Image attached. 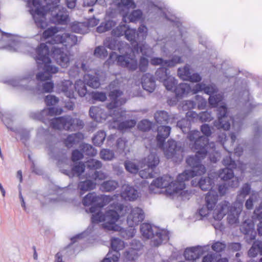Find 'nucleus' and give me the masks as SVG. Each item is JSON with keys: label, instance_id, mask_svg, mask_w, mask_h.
<instances>
[{"label": "nucleus", "instance_id": "9d476101", "mask_svg": "<svg viewBox=\"0 0 262 262\" xmlns=\"http://www.w3.org/2000/svg\"><path fill=\"white\" fill-rule=\"evenodd\" d=\"M141 232L143 237L146 238H152L153 244L159 246L162 242L169 238L168 232L160 230L156 227H152L149 224H143L141 226Z\"/></svg>", "mask_w": 262, "mask_h": 262}, {"label": "nucleus", "instance_id": "4d7b16f0", "mask_svg": "<svg viewBox=\"0 0 262 262\" xmlns=\"http://www.w3.org/2000/svg\"><path fill=\"white\" fill-rule=\"evenodd\" d=\"M93 178L95 179L96 184L98 183L99 180L104 179L106 178V175L104 173L101 171L95 172Z\"/></svg>", "mask_w": 262, "mask_h": 262}, {"label": "nucleus", "instance_id": "7ed1b4c3", "mask_svg": "<svg viewBox=\"0 0 262 262\" xmlns=\"http://www.w3.org/2000/svg\"><path fill=\"white\" fill-rule=\"evenodd\" d=\"M46 3V11L38 0H29L28 6L30 12L35 21L36 26L45 28L47 26L46 18L51 19L55 23L62 24L66 22L68 15L64 9L59 5L60 0H45Z\"/></svg>", "mask_w": 262, "mask_h": 262}, {"label": "nucleus", "instance_id": "aec40b11", "mask_svg": "<svg viewBox=\"0 0 262 262\" xmlns=\"http://www.w3.org/2000/svg\"><path fill=\"white\" fill-rule=\"evenodd\" d=\"M116 25L115 18L108 13H106L104 20L100 26L97 28V31L98 33H103L111 30Z\"/></svg>", "mask_w": 262, "mask_h": 262}, {"label": "nucleus", "instance_id": "4c0bfd02", "mask_svg": "<svg viewBox=\"0 0 262 262\" xmlns=\"http://www.w3.org/2000/svg\"><path fill=\"white\" fill-rule=\"evenodd\" d=\"M254 214L256 216V222L257 223V230L260 235H262V211H260L259 209H256L254 211Z\"/></svg>", "mask_w": 262, "mask_h": 262}, {"label": "nucleus", "instance_id": "ea45409f", "mask_svg": "<svg viewBox=\"0 0 262 262\" xmlns=\"http://www.w3.org/2000/svg\"><path fill=\"white\" fill-rule=\"evenodd\" d=\"M105 136L106 135L104 132H98L93 139L94 143L97 146L100 145L104 140Z\"/></svg>", "mask_w": 262, "mask_h": 262}, {"label": "nucleus", "instance_id": "a19ab883", "mask_svg": "<svg viewBox=\"0 0 262 262\" xmlns=\"http://www.w3.org/2000/svg\"><path fill=\"white\" fill-rule=\"evenodd\" d=\"M81 135L80 134H73L69 136L66 141V145L70 147L71 145V144L72 143H75L76 142H78L80 138H81Z\"/></svg>", "mask_w": 262, "mask_h": 262}, {"label": "nucleus", "instance_id": "f03ea898", "mask_svg": "<svg viewBox=\"0 0 262 262\" xmlns=\"http://www.w3.org/2000/svg\"><path fill=\"white\" fill-rule=\"evenodd\" d=\"M204 91V92L211 95L209 99V102L212 106H217L219 107L220 114L219 116V121L215 125L218 128H222L224 130L229 129L230 124L229 122L231 121V118L228 117L226 114V108L224 103L222 101V96L221 95H211L216 91V88L214 85L210 84L206 86L205 84L191 83V85L187 83L180 84L176 89V94L178 97H182L192 92L193 94L199 92Z\"/></svg>", "mask_w": 262, "mask_h": 262}, {"label": "nucleus", "instance_id": "49530a36", "mask_svg": "<svg viewBox=\"0 0 262 262\" xmlns=\"http://www.w3.org/2000/svg\"><path fill=\"white\" fill-rule=\"evenodd\" d=\"M258 194L257 193L253 192L251 194L250 198L247 200L246 202V207L248 209H251L253 207V203L257 200Z\"/></svg>", "mask_w": 262, "mask_h": 262}, {"label": "nucleus", "instance_id": "dca6fc26", "mask_svg": "<svg viewBox=\"0 0 262 262\" xmlns=\"http://www.w3.org/2000/svg\"><path fill=\"white\" fill-rule=\"evenodd\" d=\"M134 55H128L117 56L116 53H113L110 55V59H116L117 63L123 67H126L129 70H135L137 68V60L133 57Z\"/></svg>", "mask_w": 262, "mask_h": 262}, {"label": "nucleus", "instance_id": "39448f33", "mask_svg": "<svg viewBox=\"0 0 262 262\" xmlns=\"http://www.w3.org/2000/svg\"><path fill=\"white\" fill-rule=\"evenodd\" d=\"M108 196H100L95 193H90L83 200V204L85 206H91L90 212L92 213V221L94 223H102L103 228L108 230H118L120 227L115 224L118 219L116 212L113 211L111 207L104 213L101 209L104 205L102 201H106Z\"/></svg>", "mask_w": 262, "mask_h": 262}, {"label": "nucleus", "instance_id": "1a4fd4ad", "mask_svg": "<svg viewBox=\"0 0 262 262\" xmlns=\"http://www.w3.org/2000/svg\"><path fill=\"white\" fill-rule=\"evenodd\" d=\"M111 207L113 208V211L116 212L118 215V219L115 222V224L118 226L120 229L117 231L121 230L120 226L117 224L119 216L124 215L127 212H128L127 217V223L129 227H134L137 226L144 219V212L143 210L139 207L128 208L127 206H123L118 204H115L114 203L111 204Z\"/></svg>", "mask_w": 262, "mask_h": 262}, {"label": "nucleus", "instance_id": "052dcab7", "mask_svg": "<svg viewBox=\"0 0 262 262\" xmlns=\"http://www.w3.org/2000/svg\"><path fill=\"white\" fill-rule=\"evenodd\" d=\"M117 146L119 151H123L125 149L126 142L123 139H119L117 141Z\"/></svg>", "mask_w": 262, "mask_h": 262}, {"label": "nucleus", "instance_id": "2eb2a0df", "mask_svg": "<svg viewBox=\"0 0 262 262\" xmlns=\"http://www.w3.org/2000/svg\"><path fill=\"white\" fill-rule=\"evenodd\" d=\"M144 169L140 171L139 174L142 178H148L152 177V169L159 164L158 157L154 153H151L144 159Z\"/></svg>", "mask_w": 262, "mask_h": 262}, {"label": "nucleus", "instance_id": "8fccbe9b", "mask_svg": "<svg viewBox=\"0 0 262 262\" xmlns=\"http://www.w3.org/2000/svg\"><path fill=\"white\" fill-rule=\"evenodd\" d=\"M95 55L100 57H106L107 55V51L104 47H99L95 50Z\"/></svg>", "mask_w": 262, "mask_h": 262}, {"label": "nucleus", "instance_id": "ddd939ff", "mask_svg": "<svg viewBox=\"0 0 262 262\" xmlns=\"http://www.w3.org/2000/svg\"><path fill=\"white\" fill-rule=\"evenodd\" d=\"M51 124L54 128L58 129L63 128L71 130L79 129L83 126L82 121L77 118L73 119L70 116L54 118L52 120Z\"/></svg>", "mask_w": 262, "mask_h": 262}, {"label": "nucleus", "instance_id": "4468645a", "mask_svg": "<svg viewBox=\"0 0 262 262\" xmlns=\"http://www.w3.org/2000/svg\"><path fill=\"white\" fill-rule=\"evenodd\" d=\"M122 92H119L116 89H114L111 91L110 94V98L111 99L112 102L107 105V108L108 110L112 112V110L114 109L113 111V116L112 119L113 120V124L112 126L114 125V121L116 118H119L121 115H123L124 112L121 110V108L119 107L124 103L126 100L121 97Z\"/></svg>", "mask_w": 262, "mask_h": 262}, {"label": "nucleus", "instance_id": "9b49d317", "mask_svg": "<svg viewBox=\"0 0 262 262\" xmlns=\"http://www.w3.org/2000/svg\"><path fill=\"white\" fill-rule=\"evenodd\" d=\"M59 89L70 98L74 97L75 90L81 97L84 96L87 93L85 83L81 80H77L75 85L70 80H65L60 84Z\"/></svg>", "mask_w": 262, "mask_h": 262}, {"label": "nucleus", "instance_id": "58836bf2", "mask_svg": "<svg viewBox=\"0 0 262 262\" xmlns=\"http://www.w3.org/2000/svg\"><path fill=\"white\" fill-rule=\"evenodd\" d=\"M156 121L158 123L166 122L168 119L167 113L164 111L157 112L155 115Z\"/></svg>", "mask_w": 262, "mask_h": 262}, {"label": "nucleus", "instance_id": "e2e57ef3", "mask_svg": "<svg viewBox=\"0 0 262 262\" xmlns=\"http://www.w3.org/2000/svg\"><path fill=\"white\" fill-rule=\"evenodd\" d=\"M189 121H188V120L184 119L179 121L177 125L182 129L183 132H184L183 128L186 127H189Z\"/></svg>", "mask_w": 262, "mask_h": 262}, {"label": "nucleus", "instance_id": "680f3d73", "mask_svg": "<svg viewBox=\"0 0 262 262\" xmlns=\"http://www.w3.org/2000/svg\"><path fill=\"white\" fill-rule=\"evenodd\" d=\"M195 104L191 101H186L182 105V109L184 111L192 109L194 107Z\"/></svg>", "mask_w": 262, "mask_h": 262}, {"label": "nucleus", "instance_id": "cd10ccee", "mask_svg": "<svg viewBox=\"0 0 262 262\" xmlns=\"http://www.w3.org/2000/svg\"><path fill=\"white\" fill-rule=\"evenodd\" d=\"M181 62V59L179 57H174L171 61H163L161 58H154L151 59V63L154 65L161 64L163 67H173L176 64Z\"/></svg>", "mask_w": 262, "mask_h": 262}, {"label": "nucleus", "instance_id": "0eeeda50", "mask_svg": "<svg viewBox=\"0 0 262 262\" xmlns=\"http://www.w3.org/2000/svg\"><path fill=\"white\" fill-rule=\"evenodd\" d=\"M218 195L213 190H210L206 196V206H203L199 211L201 217H206L212 211L213 217L216 220H221L229 211V203L224 201L219 204L215 208Z\"/></svg>", "mask_w": 262, "mask_h": 262}, {"label": "nucleus", "instance_id": "5fc2aeb1", "mask_svg": "<svg viewBox=\"0 0 262 262\" xmlns=\"http://www.w3.org/2000/svg\"><path fill=\"white\" fill-rule=\"evenodd\" d=\"M93 98L97 100L104 101L106 99V97L103 93L95 92L93 94Z\"/></svg>", "mask_w": 262, "mask_h": 262}, {"label": "nucleus", "instance_id": "a211bd4d", "mask_svg": "<svg viewBox=\"0 0 262 262\" xmlns=\"http://www.w3.org/2000/svg\"><path fill=\"white\" fill-rule=\"evenodd\" d=\"M178 75L179 77L184 80H189L191 83L189 84L191 85L193 82H196L201 80V78L198 74H193L191 75L190 68L188 66H185L183 68H179L178 70Z\"/></svg>", "mask_w": 262, "mask_h": 262}, {"label": "nucleus", "instance_id": "c03bdc74", "mask_svg": "<svg viewBox=\"0 0 262 262\" xmlns=\"http://www.w3.org/2000/svg\"><path fill=\"white\" fill-rule=\"evenodd\" d=\"M101 158L104 160H111L114 157V153L108 149H103L100 152Z\"/></svg>", "mask_w": 262, "mask_h": 262}, {"label": "nucleus", "instance_id": "bb28decb", "mask_svg": "<svg viewBox=\"0 0 262 262\" xmlns=\"http://www.w3.org/2000/svg\"><path fill=\"white\" fill-rule=\"evenodd\" d=\"M141 83L142 87L145 90L149 92H152L154 90L155 88V81L150 74H146L143 75Z\"/></svg>", "mask_w": 262, "mask_h": 262}, {"label": "nucleus", "instance_id": "f8f14e48", "mask_svg": "<svg viewBox=\"0 0 262 262\" xmlns=\"http://www.w3.org/2000/svg\"><path fill=\"white\" fill-rule=\"evenodd\" d=\"M249 191V186L245 184L238 194L234 207L231 208L228 215V220L230 224H233L238 221V215L243 209V202Z\"/></svg>", "mask_w": 262, "mask_h": 262}, {"label": "nucleus", "instance_id": "412c9836", "mask_svg": "<svg viewBox=\"0 0 262 262\" xmlns=\"http://www.w3.org/2000/svg\"><path fill=\"white\" fill-rule=\"evenodd\" d=\"M139 196L137 191L132 186L125 184L122 187L121 192V197L125 200L128 201H134L137 199Z\"/></svg>", "mask_w": 262, "mask_h": 262}, {"label": "nucleus", "instance_id": "20e7f679", "mask_svg": "<svg viewBox=\"0 0 262 262\" xmlns=\"http://www.w3.org/2000/svg\"><path fill=\"white\" fill-rule=\"evenodd\" d=\"M43 38L47 42L56 45L52 47V55L57 63L62 68L69 66L71 60L70 55L63 51V46L71 47L74 45L77 41L74 35L65 33L63 30H58L56 28H50L44 31Z\"/></svg>", "mask_w": 262, "mask_h": 262}, {"label": "nucleus", "instance_id": "72a5a7b5", "mask_svg": "<svg viewBox=\"0 0 262 262\" xmlns=\"http://www.w3.org/2000/svg\"><path fill=\"white\" fill-rule=\"evenodd\" d=\"M72 30L76 33L84 34L88 32V28L84 23H76L72 26Z\"/></svg>", "mask_w": 262, "mask_h": 262}, {"label": "nucleus", "instance_id": "0e129e2a", "mask_svg": "<svg viewBox=\"0 0 262 262\" xmlns=\"http://www.w3.org/2000/svg\"><path fill=\"white\" fill-rule=\"evenodd\" d=\"M148 64L147 59L143 57L141 58L139 68L141 71H145Z\"/></svg>", "mask_w": 262, "mask_h": 262}, {"label": "nucleus", "instance_id": "3c124183", "mask_svg": "<svg viewBox=\"0 0 262 262\" xmlns=\"http://www.w3.org/2000/svg\"><path fill=\"white\" fill-rule=\"evenodd\" d=\"M151 123L147 120L141 121L138 124V127L140 129L146 131L150 128Z\"/></svg>", "mask_w": 262, "mask_h": 262}, {"label": "nucleus", "instance_id": "423d86ee", "mask_svg": "<svg viewBox=\"0 0 262 262\" xmlns=\"http://www.w3.org/2000/svg\"><path fill=\"white\" fill-rule=\"evenodd\" d=\"M49 47L45 43H41L36 50V55L34 56L39 72L36 75L38 80L45 81L49 79L52 74L58 72V68L51 64L49 57Z\"/></svg>", "mask_w": 262, "mask_h": 262}, {"label": "nucleus", "instance_id": "2f4dec72", "mask_svg": "<svg viewBox=\"0 0 262 262\" xmlns=\"http://www.w3.org/2000/svg\"><path fill=\"white\" fill-rule=\"evenodd\" d=\"M258 254H262V242H255L248 252L249 255L251 257H255Z\"/></svg>", "mask_w": 262, "mask_h": 262}, {"label": "nucleus", "instance_id": "09e8293b", "mask_svg": "<svg viewBox=\"0 0 262 262\" xmlns=\"http://www.w3.org/2000/svg\"><path fill=\"white\" fill-rule=\"evenodd\" d=\"M58 101V99L53 95H48L45 99L46 104L49 106L55 105Z\"/></svg>", "mask_w": 262, "mask_h": 262}, {"label": "nucleus", "instance_id": "4be33fe9", "mask_svg": "<svg viewBox=\"0 0 262 262\" xmlns=\"http://www.w3.org/2000/svg\"><path fill=\"white\" fill-rule=\"evenodd\" d=\"M141 244L137 241H134L130 245L129 251L126 252L125 256L128 260H135L139 256V252L142 249Z\"/></svg>", "mask_w": 262, "mask_h": 262}, {"label": "nucleus", "instance_id": "338daca9", "mask_svg": "<svg viewBox=\"0 0 262 262\" xmlns=\"http://www.w3.org/2000/svg\"><path fill=\"white\" fill-rule=\"evenodd\" d=\"M116 43L115 40H112L110 42V40L106 39L104 42V46L108 49L115 50L116 48Z\"/></svg>", "mask_w": 262, "mask_h": 262}, {"label": "nucleus", "instance_id": "de8ad7c7", "mask_svg": "<svg viewBox=\"0 0 262 262\" xmlns=\"http://www.w3.org/2000/svg\"><path fill=\"white\" fill-rule=\"evenodd\" d=\"M83 152L87 155L94 156L96 155L97 151L89 144L83 145Z\"/></svg>", "mask_w": 262, "mask_h": 262}, {"label": "nucleus", "instance_id": "79ce46f5", "mask_svg": "<svg viewBox=\"0 0 262 262\" xmlns=\"http://www.w3.org/2000/svg\"><path fill=\"white\" fill-rule=\"evenodd\" d=\"M119 256V253L116 252L114 253H108L102 262H117Z\"/></svg>", "mask_w": 262, "mask_h": 262}, {"label": "nucleus", "instance_id": "a878e982", "mask_svg": "<svg viewBox=\"0 0 262 262\" xmlns=\"http://www.w3.org/2000/svg\"><path fill=\"white\" fill-rule=\"evenodd\" d=\"M90 115L93 119L97 122H101L107 118L106 115L103 111L96 106H93L90 108Z\"/></svg>", "mask_w": 262, "mask_h": 262}, {"label": "nucleus", "instance_id": "bf43d9fd", "mask_svg": "<svg viewBox=\"0 0 262 262\" xmlns=\"http://www.w3.org/2000/svg\"><path fill=\"white\" fill-rule=\"evenodd\" d=\"M84 167L83 164L79 163L78 165L74 166L73 168V171L74 173L79 175L83 172Z\"/></svg>", "mask_w": 262, "mask_h": 262}, {"label": "nucleus", "instance_id": "f3484780", "mask_svg": "<svg viewBox=\"0 0 262 262\" xmlns=\"http://www.w3.org/2000/svg\"><path fill=\"white\" fill-rule=\"evenodd\" d=\"M112 34L115 36L125 35L128 40L132 41L136 37L135 30L129 28L124 24H121L112 31Z\"/></svg>", "mask_w": 262, "mask_h": 262}, {"label": "nucleus", "instance_id": "a18cd8bd", "mask_svg": "<svg viewBox=\"0 0 262 262\" xmlns=\"http://www.w3.org/2000/svg\"><path fill=\"white\" fill-rule=\"evenodd\" d=\"M119 6L120 7H123V11H125V9H134L135 7V5L132 0H121Z\"/></svg>", "mask_w": 262, "mask_h": 262}, {"label": "nucleus", "instance_id": "c756f323", "mask_svg": "<svg viewBox=\"0 0 262 262\" xmlns=\"http://www.w3.org/2000/svg\"><path fill=\"white\" fill-rule=\"evenodd\" d=\"M212 184V180L210 177L202 178L198 182H196L194 180L192 181V184L193 185H199L202 190H204L209 189Z\"/></svg>", "mask_w": 262, "mask_h": 262}, {"label": "nucleus", "instance_id": "774afa93", "mask_svg": "<svg viewBox=\"0 0 262 262\" xmlns=\"http://www.w3.org/2000/svg\"><path fill=\"white\" fill-rule=\"evenodd\" d=\"M223 164L225 165H228L230 166L231 168L234 167V165H235V162L232 161L230 157H227L223 160Z\"/></svg>", "mask_w": 262, "mask_h": 262}, {"label": "nucleus", "instance_id": "603ef678", "mask_svg": "<svg viewBox=\"0 0 262 262\" xmlns=\"http://www.w3.org/2000/svg\"><path fill=\"white\" fill-rule=\"evenodd\" d=\"M86 165L88 167L94 168H99L101 167V163L98 160L95 159H91L86 162Z\"/></svg>", "mask_w": 262, "mask_h": 262}, {"label": "nucleus", "instance_id": "6e6552de", "mask_svg": "<svg viewBox=\"0 0 262 262\" xmlns=\"http://www.w3.org/2000/svg\"><path fill=\"white\" fill-rule=\"evenodd\" d=\"M170 131V128L168 126H159L158 129V143L160 146H162L165 157L177 162L183 157L181 148L177 146L176 142L173 140H169L163 144L164 140L169 136Z\"/></svg>", "mask_w": 262, "mask_h": 262}, {"label": "nucleus", "instance_id": "7c9ffc66", "mask_svg": "<svg viewBox=\"0 0 262 262\" xmlns=\"http://www.w3.org/2000/svg\"><path fill=\"white\" fill-rule=\"evenodd\" d=\"M85 82L90 86L94 88H97L100 85L99 78L96 77L88 74L84 76Z\"/></svg>", "mask_w": 262, "mask_h": 262}, {"label": "nucleus", "instance_id": "f704fd0d", "mask_svg": "<svg viewBox=\"0 0 262 262\" xmlns=\"http://www.w3.org/2000/svg\"><path fill=\"white\" fill-rule=\"evenodd\" d=\"M142 15V12L140 10H137L134 11L129 15L125 14L123 15V19L125 21L127 20L129 21H135L140 18Z\"/></svg>", "mask_w": 262, "mask_h": 262}, {"label": "nucleus", "instance_id": "e433bc0d", "mask_svg": "<svg viewBox=\"0 0 262 262\" xmlns=\"http://www.w3.org/2000/svg\"><path fill=\"white\" fill-rule=\"evenodd\" d=\"M117 185L118 183L116 181H109L103 183L101 186V189L104 191H110L114 190Z\"/></svg>", "mask_w": 262, "mask_h": 262}, {"label": "nucleus", "instance_id": "393cba45", "mask_svg": "<svg viewBox=\"0 0 262 262\" xmlns=\"http://www.w3.org/2000/svg\"><path fill=\"white\" fill-rule=\"evenodd\" d=\"M241 230L246 235L247 240L253 239L255 238V233L254 231V224L252 222L246 221L242 225Z\"/></svg>", "mask_w": 262, "mask_h": 262}, {"label": "nucleus", "instance_id": "37998d69", "mask_svg": "<svg viewBox=\"0 0 262 262\" xmlns=\"http://www.w3.org/2000/svg\"><path fill=\"white\" fill-rule=\"evenodd\" d=\"M126 170L130 173H135L139 169L138 166L136 165L135 162H127L125 164Z\"/></svg>", "mask_w": 262, "mask_h": 262}, {"label": "nucleus", "instance_id": "f257e3e1", "mask_svg": "<svg viewBox=\"0 0 262 262\" xmlns=\"http://www.w3.org/2000/svg\"><path fill=\"white\" fill-rule=\"evenodd\" d=\"M202 132L205 136H200L198 131H191L189 134L191 142H194L193 147L196 150L195 157H189L187 159V164L193 169L186 170L180 174L176 181L169 176L158 178L152 181L149 186V191L155 193H160V189H165L166 194L171 199L188 200L190 193L184 190V182L190 178L200 176L206 172L205 166L200 164L207 152L212 154L214 151L213 143H208L207 137L211 134L210 127L206 124L201 127Z\"/></svg>", "mask_w": 262, "mask_h": 262}, {"label": "nucleus", "instance_id": "864d4df0", "mask_svg": "<svg viewBox=\"0 0 262 262\" xmlns=\"http://www.w3.org/2000/svg\"><path fill=\"white\" fill-rule=\"evenodd\" d=\"M225 248V245L219 242H216L212 245V249L216 252H220Z\"/></svg>", "mask_w": 262, "mask_h": 262}, {"label": "nucleus", "instance_id": "473e14b6", "mask_svg": "<svg viewBox=\"0 0 262 262\" xmlns=\"http://www.w3.org/2000/svg\"><path fill=\"white\" fill-rule=\"evenodd\" d=\"M111 246L114 251H111L109 253H114L116 252L119 253L117 251L122 250L124 248V243L119 238H114L112 240Z\"/></svg>", "mask_w": 262, "mask_h": 262}, {"label": "nucleus", "instance_id": "b1692460", "mask_svg": "<svg viewBox=\"0 0 262 262\" xmlns=\"http://www.w3.org/2000/svg\"><path fill=\"white\" fill-rule=\"evenodd\" d=\"M219 177L224 180H227L233 179L232 184L230 185L231 187H236L238 185V181L236 178H234L232 169L225 168L223 169L219 174Z\"/></svg>", "mask_w": 262, "mask_h": 262}, {"label": "nucleus", "instance_id": "6ab92c4d", "mask_svg": "<svg viewBox=\"0 0 262 262\" xmlns=\"http://www.w3.org/2000/svg\"><path fill=\"white\" fill-rule=\"evenodd\" d=\"M156 76L160 80L163 81L164 84L166 89L168 90H172L175 85L174 78L170 76H169L165 70L164 71V68L161 69L159 71L156 72Z\"/></svg>", "mask_w": 262, "mask_h": 262}, {"label": "nucleus", "instance_id": "c85d7f7f", "mask_svg": "<svg viewBox=\"0 0 262 262\" xmlns=\"http://www.w3.org/2000/svg\"><path fill=\"white\" fill-rule=\"evenodd\" d=\"M186 116L188 118L199 119L202 121H209L211 120V116L208 112H203L199 115L193 111H188L186 113Z\"/></svg>", "mask_w": 262, "mask_h": 262}, {"label": "nucleus", "instance_id": "c9c22d12", "mask_svg": "<svg viewBox=\"0 0 262 262\" xmlns=\"http://www.w3.org/2000/svg\"><path fill=\"white\" fill-rule=\"evenodd\" d=\"M96 183L92 182L90 180L80 182L79 184V188L81 191L84 192L94 189L95 187Z\"/></svg>", "mask_w": 262, "mask_h": 262}, {"label": "nucleus", "instance_id": "6e6d98bb", "mask_svg": "<svg viewBox=\"0 0 262 262\" xmlns=\"http://www.w3.org/2000/svg\"><path fill=\"white\" fill-rule=\"evenodd\" d=\"M140 52L143 56L149 57V54L151 52V50L149 49L147 45H143L142 47H140Z\"/></svg>", "mask_w": 262, "mask_h": 262}, {"label": "nucleus", "instance_id": "5701e85b", "mask_svg": "<svg viewBox=\"0 0 262 262\" xmlns=\"http://www.w3.org/2000/svg\"><path fill=\"white\" fill-rule=\"evenodd\" d=\"M124 119V115H121L120 117L116 118L114 121V125L113 127L118 128L120 130H123L132 128L136 124V121L134 120L126 121L125 122H121Z\"/></svg>", "mask_w": 262, "mask_h": 262}, {"label": "nucleus", "instance_id": "13d9d810", "mask_svg": "<svg viewBox=\"0 0 262 262\" xmlns=\"http://www.w3.org/2000/svg\"><path fill=\"white\" fill-rule=\"evenodd\" d=\"M147 33V28L146 27L142 26L139 28L137 34V38H144Z\"/></svg>", "mask_w": 262, "mask_h": 262}, {"label": "nucleus", "instance_id": "69168bd1", "mask_svg": "<svg viewBox=\"0 0 262 262\" xmlns=\"http://www.w3.org/2000/svg\"><path fill=\"white\" fill-rule=\"evenodd\" d=\"M53 88V83L51 81L46 82L43 86V90L45 92H50Z\"/></svg>", "mask_w": 262, "mask_h": 262}]
</instances>
